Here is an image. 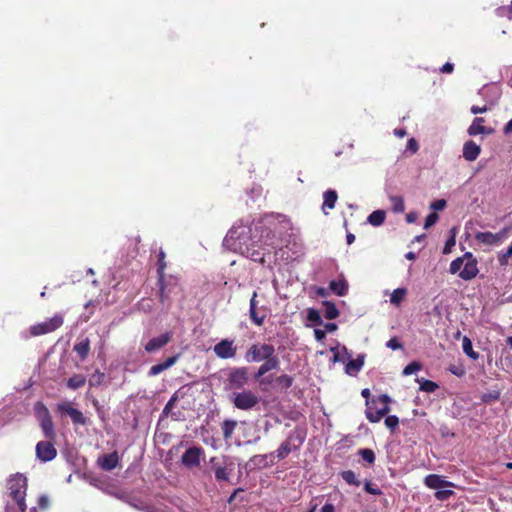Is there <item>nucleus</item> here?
Wrapping results in <instances>:
<instances>
[{
    "instance_id": "nucleus-1",
    "label": "nucleus",
    "mask_w": 512,
    "mask_h": 512,
    "mask_svg": "<svg viewBox=\"0 0 512 512\" xmlns=\"http://www.w3.org/2000/svg\"><path fill=\"white\" fill-rule=\"evenodd\" d=\"M292 223L284 215H269L266 216L256 227L259 233V245L252 244L251 247H246L247 257L254 262L265 263V257L274 254L276 257L281 253V258H284L285 251L283 248H288L292 242Z\"/></svg>"
},
{
    "instance_id": "nucleus-2",
    "label": "nucleus",
    "mask_w": 512,
    "mask_h": 512,
    "mask_svg": "<svg viewBox=\"0 0 512 512\" xmlns=\"http://www.w3.org/2000/svg\"><path fill=\"white\" fill-rule=\"evenodd\" d=\"M391 398L387 394H382L376 398L366 401V418L371 423L379 422L384 416L390 412L389 403Z\"/></svg>"
},
{
    "instance_id": "nucleus-3",
    "label": "nucleus",
    "mask_w": 512,
    "mask_h": 512,
    "mask_svg": "<svg viewBox=\"0 0 512 512\" xmlns=\"http://www.w3.org/2000/svg\"><path fill=\"white\" fill-rule=\"evenodd\" d=\"M6 488L10 500H25L28 480L21 473L12 474L6 481Z\"/></svg>"
},
{
    "instance_id": "nucleus-4",
    "label": "nucleus",
    "mask_w": 512,
    "mask_h": 512,
    "mask_svg": "<svg viewBox=\"0 0 512 512\" xmlns=\"http://www.w3.org/2000/svg\"><path fill=\"white\" fill-rule=\"evenodd\" d=\"M260 402L259 396L251 390L243 389L233 393L232 403L235 408L243 411L252 410Z\"/></svg>"
},
{
    "instance_id": "nucleus-5",
    "label": "nucleus",
    "mask_w": 512,
    "mask_h": 512,
    "mask_svg": "<svg viewBox=\"0 0 512 512\" xmlns=\"http://www.w3.org/2000/svg\"><path fill=\"white\" fill-rule=\"evenodd\" d=\"M36 409L39 417L40 427L44 437L48 440H55L56 432L54 428V423L47 407L43 403L38 402L36 404Z\"/></svg>"
},
{
    "instance_id": "nucleus-6",
    "label": "nucleus",
    "mask_w": 512,
    "mask_h": 512,
    "mask_svg": "<svg viewBox=\"0 0 512 512\" xmlns=\"http://www.w3.org/2000/svg\"><path fill=\"white\" fill-rule=\"evenodd\" d=\"M275 347L267 343L252 344L245 353L247 362H262L264 359L272 356L275 352Z\"/></svg>"
},
{
    "instance_id": "nucleus-7",
    "label": "nucleus",
    "mask_w": 512,
    "mask_h": 512,
    "mask_svg": "<svg viewBox=\"0 0 512 512\" xmlns=\"http://www.w3.org/2000/svg\"><path fill=\"white\" fill-rule=\"evenodd\" d=\"M249 375L246 367L231 368L226 379V388L229 390L243 389L248 383Z\"/></svg>"
},
{
    "instance_id": "nucleus-8",
    "label": "nucleus",
    "mask_w": 512,
    "mask_h": 512,
    "mask_svg": "<svg viewBox=\"0 0 512 512\" xmlns=\"http://www.w3.org/2000/svg\"><path fill=\"white\" fill-rule=\"evenodd\" d=\"M62 325L63 317L61 315H55L44 322L37 323L31 326L29 331L31 336H40L47 333H51L60 328Z\"/></svg>"
},
{
    "instance_id": "nucleus-9",
    "label": "nucleus",
    "mask_w": 512,
    "mask_h": 512,
    "mask_svg": "<svg viewBox=\"0 0 512 512\" xmlns=\"http://www.w3.org/2000/svg\"><path fill=\"white\" fill-rule=\"evenodd\" d=\"M279 366H280V360H279L278 356L276 355V353L274 352L272 354V356H269L268 358L263 360V363L259 366L254 377L256 380L259 381L260 385L270 384L271 380L268 377L263 378V376L271 370L278 369Z\"/></svg>"
},
{
    "instance_id": "nucleus-10",
    "label": "nucleus",
    "mask_w": 512,
    "mask_h": 512,
    "mask_svg": "<svg viewBox=\"0 0 512 512\" xmlns=\"http://www.w3.org/2000/svg\"><path fill=\"white\" fill-rule=\"evenodd\" d=\"M510 231L509 227H504L497 233L492 232H477L475 239L484 245L493 246L501 244L508 236Z\"/></svg>"
},
{
    "instance_id": "nucleus-11",
    "label": "nucleus",
    "mask_w": 512,
    "mask_h": 512,
    "mask_svg": "<svg viewBox=\"0 0 512 512\" xmlns=\"http://www.w3.org/2000/svg\"><path fill=\"white\" fill-rule=\"evenodd\" d=\"M54 440L39 441L36 444L35 452L41 462H49L56 458L57 450L53 444Z\"/></svg>"
},
{
    "instance_id": "nucleus-12",
    "label": "nucleus",
    "mask_w": 512,
    "mask_h": 512,
    "mask_svg": "<svg viewBox=\"0 0 512 512\" xmlns=\"http://www.w3.org/2000/svg\"><path fill=\"white\" fill-rule=\"evenodd\" d=\"M464 258L463 269L459 272V277L465 281H469L475 278L479 272L478 262L471 252H466Z\"/></svg>"
},
{
    "instance_id": "nucleus-13",
    "label": "nucleus",
    "mask_w": 512,
    "mask_h": 512,
    "mask_svg": "<svg viewBox=\"0 0 512 512\" xmlns=\"http://www.w3.org/2000/svg\"><path fill=\"white\" fill-rule=\"evenodd\" d=\"M213 352L220 359H232L237 354V346L233 340L222 339L213 347Z\"/></svg>"
},
{
    "instance_id": "nucleus-14",
    "label": "nucleus",
    "mask_w": 512,
    "mask_h": 512,
    "mask_svg": "<svg viewBox=\"0 0 512 512\" xmlns=\"http://www.w3.org/2000/svg\"><path fill=\"white\" fill-rule=\"evenodd\" d=\"M256 297L257 292L254 291L250 299L249 316L255 325L262 326L267 317V308L264 306L258 307V301L256 300Z\"/></svg>"
},
{
    "instance_id": "nucleus-15",
    "label": "nucleus",
    "mask_w": 512,
    "mask_h": 512,
    "mask_svg": "<svg viewBox=\"0 0 512 512\" xmlns=\"http://www.w3.org/2000/svg\"><path fill=\"white\" fill-rule=\"evenodd\" d=\"M57 411L62 414H67L74 424L85 425L87 422V419L84 416V414L80 410L72 407L71 403L69 402H63L58 404Z\"/></svg>"
},
{
    "instance_id": "nucleus-16",
    "label": "nucleus",
    "mask_w": 512,
    "mask_h": 512,
    "mask_svg": "<svg viewBox=\"0 0 512 512\" xmlns=\"http://www.w3.org/2000/svg\"><path fill=\"white\" fill-rule=\"evenodd\" d=\"M204 454L202 447L193 446L188 448L182 455V463L187 467H197L200 465L201 456Z\"/></svg>"
},
{
    "instance_id": "nucleus-17",
    "label": "nucleus",
    "mask_w": 512,
    "mask_h": 512,
    "mask_svg": "<svg viewBox=\"0 0 512 512\" xmlns=\"http://www.w3.org/2000/svg\"><path fill=\"white\" fill-rule=\"evenodd\" d=\"M120 457L117 451L100 455L97 460V466L103 471H111L119 465Z\"/></svg>"
},
{
    "instance_id": "nucleus-18",
    "label": "nucleus",
    "mask_w": 512,
    "mask_h": 512,
    "mask_svg": "<svg viewBox=\"0 0 512 512\" xmlns=\"http://www.w3.org/2000/svg\"><path fill=\"white\" fill-rule=\"evenodd\" d=\"M304 324L307 327H314V336L317 341H320V310L315 308H307L305 310Z\"/></svg>"
},
{
    "instance_id": "nucleus-19",
    "label": "nucleus",
    "mask_w": 512,
    "mask_h": 512,
    "mask_svg": "<svg viewBox=\"0 0 512 512\" xmlns=\"http://www.w3.org/2000/svg\"><path fill=\"white\" fill-rule=\"evenodd\" d=\"M172 332H165L160 336L150 339L144 346L147 353H153L166 346L172 339Z\"/></svg>"
},
{
    "instance_id": "nucleus-20",
    "label": "nucleus",
    "mask_w": 512,
    "mask_h": 512,
    "mask_svg": "<svg viewBox=\"0 0 512 512\" xmlns=\"http://www.w3.org/2000/svg\"><path fill=\"white\" fill-rule=\"evenodd\" d=\"M328 289L332 294L343 297L348 293L349 284L345 277L341 274L337 279L330 281Z\"/></svg>"
},
{
    "instance_id": "nucleus-21",
    "label": "nucleus",
    "mask_w": 512,
    "mask_h": 512,
    "mask_svg": "<svg viewBox=\"0 0 512 512\" xmlns=\"http://www.w3.org/2000/svg\"><path fill=\"white\" fill-rule=\"evenodd\" d=\"M158 284H159V301L161 304L169 307L171 305L170 295L176 289V286L175 285L174 286L166 285L164 282V278H162V281L160 280V278H158Z\"/></svg>"
},
{
    "instance_id": "nucleus-22",
    "label": "nucleus",
    "mask_w": 512,
    "mask_h": 512,
    "mask_svg": "<svg viewBox=\"0 0 512 512\" xmlns=\"http://www.w3.org/2000/svg\"><path fill=\"white\" fill-rule=\"evenodd\" d=\"M481 153V148L473 140H468L463 145V157L467 161H475Z\"/></svg>"
},
{
    "instance_id": "nucleus-23",
    "label": "nucleus",
    "mask_w": 512,
    "mask_h": 512,
    "mask_svg": "<svg viewBox=\"0 0 512 512\" xmlns=\"http://www.w3.org/2000/svg\"><path fill=\"white\" fill-rule=\"evenodd\" d=\"M424 483L428 488L436 489V490H438L442 487L454 486L453 483L442 479V477L437 474L427 475L424 479Z\"/></svg>"
},
{
    "instance_id": "nucleus-24",
    "label": "nucleus",
    "mask_w": 512,
    "mask_h": 512,
    "mask_svg": "<svg viewBox=\"0 0 512 512\" xmlns=\"http://www.w3.org/2000/svg\"><path fill=\"white\" fill-rule=\"evenodd\" d=\"M179 356H180L179 354H176L174 356H171V357L167 358L162 363H158V364L153 365L149 369L148 375L153 377V376H156V375L162 373L166 369L172 367L177 362V360L179 359Z\"/></svg>"
},
{
    "instance_id": "nucleus-25",
    "label": "nucleus",
    "mask_w": 512,
    "mask_h": 512,
    "mask_svg": "<svg viewBox=\"0 0 512 512\" xmlns=\"http://www.w3.org/2000/svg\"><path fill=\"white\" fill-rule=\"evenodd\" d=\"M485 119L482 117H476L470 127L468 128V134L470 136H476L478 134H490L491 129H487L483 124Z\"/></svg>"
},
{
    "instance_id": "nucleus-26",
    "label": "nucleus",
    "mask_w": 512,
    "mask_h": 512,
    "mask_svg": "<svg viewBox=\"0 0 512 512\" xmlns=\"http://www.w3.org/2000/svg\"><path fill=\"white\" fill-rule=\"evenodd\" d=\"M73 350L77 353L81 361H84L90 352V340L89 338H84L80 342L76 343L73 347Z\"/></svg>"
},
{
    "instance_id": "nucleus-27",
    "label": "nucleus",
    "mask_w": 512,
    "mask_h": 512,
    "mask_svg": "<svg viewBox=\"0 0 512 512\" xmlns=\"http://www.w3.org/2000/svg\"><path fill=\"white\" fill-rule=\"evenodd\" d=\"M322 315L328 320H333L339 316V310L335 303L331 301H322Z\"/></svg>"
},
{
    "instance_id": "nucleus-28",
    "label": "nucleus",
    "mask_w": 512,
    "mask_h": 512,
    "mask_svg": "<svg viewBox=\"0 0 512 512\" xmlns=\"http://www.w3.org/2000/svg\"><path fill=\"white\" fill-rule=\"evenodd\" d=\"M364 365L363 357L349 360L345 366V372L349 375H356Z\"/></svg>"
},
{
    "instance_id": "nucleus-29",
    "label": "nucleus",
    "mask_w": 512,
    "mask_h": 512,
    "mask_svg": "<svg viewBox=\"0 0 512 512\" xmlns=\"http://www.w3.org/2000/svg\"><path fill=\"white\" fill-rule=\"evenodd\" d=\"M26 510V500H9L5 507V512H26Z\"/></svg>"
},
{
    "instance_id": "nucleus-30",
    "label": "nucleus",
    "mask_w": 512,
    "mask_h": 512,
    "mask_svg": "<svg viewBox=\"0 0 512 512\" xmlns=\"http://www.w3.org/2000/svg\"><path fill=\"white\" fill-rule=\"evenodd\" d=\"M237 424L238 423L236 420L226 419L223 421L221 428H222L223 438L225 440H229L232 437V435L237 427Z\"/></svg>"
},
{
    "instance_id": "nucleus-31",
    "label": "nucleus",
    "mask_w": 512,
    "mask_h": 512,
    "mask_svg": "<svg viewBox=\"0 0 512 512\" xmlns=\"http://www.w3.org/2000/svg\"><path fill=\"white\" fill-rule=\"evenodd\" d=\"M86 383V377L83 374H74L67 381L68 388L72 390L83 387Z\"/></svg>"
},
{
    "instance_id": "nucleus-32",
    "label": "nucleus",
    "mask_w": 512,
    "mask_h": 512,
    "mask_svg": "<svg viewBox=\"0 0 512 512\" xmlns=\"http://www.w3.org/2000/svg\"><path fill=\"white\" fill-rule=\"evenodd\" d=\"M386 214L383 210H375L368 216V222L373 226H380L384 223Z\"/></svg>"
},
{
    "instance_id": "nucleus-33",
    "label": "nucleus",
    "mask_w": 512,
    "mask_h": 512,
    "mask_svg": "<svg viewBox=\"0 0 512 512\" xmlns=\"http://www.w3.org/2000/svg\"><path fill=\"white\" fill-rule=\"evenodd\" d=\"M291 451H292L291 439L288 438L276 450V452H275L276 457L278 458V460H282V459L286 458L290 454Z\"/></svg>"
},
{
    "instance_id": "nucleus-34",
    "label": "nucleus",
    "mask_w": 512,
    "mask_h": 512,
    "mask_svg": "<svg viewBox=\"0 0 512 512\" xmlns=\"http://www.w3.org/2000/svg\"><path fill=\"white\" fill-rule=\"evenodd\" d=\"M323 196L324 202L322 203V208L327 207L333 209L338 198L337 192L335 190H327Z\"/></svg>"
},
{
    "instance_id": "nucleus-35",
    "label": "nucleus",
    "mask_w": 512,
    "mask_h": 512,
    "mask_svg": "<svg viewBox=\"0 0 512 512\" xmlns=\"http://www.w3.org/2000/svg\"><path fill=\"white\" fill-rule=\"evenodd\" d=\"M275 384L280 390H287L293 384V378L287 374L275 378Z\"/></svg>"
},
{
    "instance_id": "nucleus-36",
    "label": "nucleus",
    "mask_w": 512,
    "mask_h": 512,
    "mask_svg": "<svg viewBox=\"0 0 512 512\" xmlns=\"http://www.w3.org/2000/svg\"><path fill=\"white\" fill-rule=\"evenodd\" d=\"M50 506V500L47 495L42 494L38 497L37 506L31 507L29 512L46 511Z\"/></svg>"
},
{
    "instance_id": "nucleus-37",
    "label": "nucleus",
    "mask_w": 512,
    "mask_h": 512,
    "mask_svg": "<svg viewBox=\"0 0 512 512\" xmlns=\"http://www.w3.org/2000/svg\"><path fill=\"white\" fill-rule=\"evenodd\" d=\"M392 204V210L395 213H402L405 210V204L402 196L393 195L389 197Z\"/></svg>"
},
{
    "instance_id": "nucleus-38",
    "label": "nucleus",
    "mask_w": 512,
    "mask_h": 512,
    "mask_svg": "<svg viewBox=\"0 0 512 512\" xmlns=\"http://www.w3.org/2000/svg\"><path fill=\"white\" fill-rule=\"evenodd\" d=\"M342 479L349 485L359 486L361 484L360 480L357 478L356 474L352 470H346L341 472Z\"/></svg>"
},
{
    "instance_id": "nucleus-39",
    "label": "nucleus",
    "mask_w": 512,
    "mask_h": 512,
    "mask_svg": "<svg viewBox=\"0 0 512 512\" xmlns=\"http://www.w3.org/2000/svg\"><path fill=\"white\" fill-rule=\"evenodd\" d=\"M462 347H463V351L464 353L469 356L471 359L473 360H476L478 359L479 357V354L476 353L474 350H473V347H472V342L471 340L465 336L463 338V343H462Z\"/></svg>"
},
{
    "instance_id": "nucleus-40",
    "label": "nucleus",
    "mask_w": 512,
    "mask_h": 512,
    "mask_svg": "<svg viewBox=\"0 0 512 512\" xmlns=\"http://www.w3.org/2000/svg\"><path fill=\"white\" fill-rule=\"evenodd\" d=\"M406 293L407 290L405 288L395 289L391 294L390 302L394 305H399L403 301Z\"/></svg>"
},
{
    "instance_id": "nucleus-41",
    "label": "nucleus",
    "mask_w": 512,
    "mask_h": 512,
    "mask_svg": "<svg viewBox=\"0 0 512 512\" xmlns=\"http://www.w3.org/2000/svg\"><path fill=\"white\" fill-rule=\"evenodd\" d=\"M358 454L362 457V459L368 464L372 465L375 462V453L372 449L363 448L358 451Z\"/></svg>"
},
{
    "instance_id": "nucleus-42",
    "label": "nucleus",
    "mask_w": 512,
    "mask_h": 512,
    "mask_svg": "<svg viewBox=\"0 0 512 512\" xmlns=\"http://www.w3.org/2000/svg\"><path fill=\"white\" fill-rule=\"evenodd\" d=\"M500 391L499 390H493L489 391L487 393L482 394L481 401L486 404H492L493 402L497 401L500 398Z\"/></svg>"
},
{
    "instance_id": "nucleus-43",
    "label": "nucleus",
    "mask_w": 512,
    "mask_h": 512,
    "mask_svg": "<svg viewBox=\"0 0 512 512\" xmlns=\"http://www.w3.org/2000/svg\"><path fill=\"white\" fill-rule=\"evenodd\" d=\"M464 261H465L464 255L454 259L451 262L450 267H449L450 273L451 274H456V273L459 274V272L462 270V267L464 265Z\"/></svg>"
},
{
    "instance_id": "nucleus-44",
    "label": "nucleus",
    "mask_w": 512,
    "mask_h": 512,
    "mask_svg": "<svg viewBox=\"0 0 512 512\" xmlns=\"http://www.w3.org/2000/svg\"><path fill=\"white\" fill-rule=\"evenodd\" d=\"M166 268V262H165V252L163 250H160L158 255V278L162 281V278H164V270Z\"/></svg>"
},
{
    "instance_id": "nucleus-45",
    "label": "nucleus",
    "mask_w": 512,
    "mask_h": 512,
    "mask_svg": "<svg viewBox=\"0 0 512 512\" xmlns=\"http://www.w3.org/2000/svg\"><path fill=\"white\" fill-rule=\"evenodd\" d=\"M422 369V364L418 361H413L409 363L404 369H403V375L409 376L413 373H416L417 371H420Z\"/></svg>"
},
{
    "instance_id": "nucleus-46",
    "label": "nucleus",
    "mask_w": 512,
    "mask_h": 512,
    "mask_svg": "<svg viewBox=\"0 0 512 512\" xmlns=\"http://www.w3.org/2000/svg\"><path fill=\"white\" fill-rule=\"evenodd\" d=\"M448 371L457 377H463L466 374V369L462 363L450 364Z\"/></svg>"
},
{
    "instance_id": "nucleus-47",
    "label": "nucleus",
    "mask_w": 512,
    "mask_h": 512,
    "mask_svg": "<svg viewBox=\"0 0 512 512\" xmlns=\"http://www.w3.org/2000/svg\"><path fill=\"white\" fill-rule=\"evenodd\" d=\"M439 388L438 384L431 380H423L420 383V390L428 393H433Z\"/></svg>"
},
{
    "instance_id": "nucleus-48",
    "label": "nucleus",
    "mask_w": 512,
    "mask_h": 512,
    "mask_svg": "<svg viewBox=\"0 0 512 512\" xmlns=\"http://www.w3.org/2000/svg\"><path fill=\"white\" fill-rule=\"evenodd\" d=\"M215 478L217 481H228L229 480V473L226 469V467L223 466H217L214 470Z\"/></svg>"
},
{
    "instance_id": "nucleus-49",
    "label": "nucleus",
    "mask_w": 512,
    "mask_h": 512,
    "mask_svg": "<svg viewBox=\"0 0 512 512\" xmlns=\"http://www.w3.org/2000/svg\"><path fill=\"white\" fill-rule=\"evenodd\" d=\"M386 427L393 432L399 425V418L395 415L387 416L385 419Z\"/></svg>"
},
{
    "instance_id": "nucleus-50",
    "label": "nucleus",
    "mask_w": 512,
    "mask_h": 512,
    "mask_svg": "<svg viewBox=\"0 0 512 512\" xmlns=\"http://www.w3.org/2000/svg\"><path fill=\"white\" fill-rule=\"evenodd\" d=\"M104 377H105L104 373H101L100 371H96L89 379V385L90 386L100 385L103 382Z\"/></svg>"
},
{
    "instance_id": "nucleus-51",
    "label": "nucleus",
    "mask_w": 512,
    "mask_h": 512,
    "mask_svg": "<svg viewBox=\"0 0 512 512\" xmlns=\"http://www.w3.org/2000/svg\"><path fill=\"white\" fill-rule=\"evenodd\" d=\"M454 494V491L452 490H440L438 489L435 492V498L439 501H445L448 500L452 495Z\"/></svg>"
},
{
    "instance_id": "nucleus-52",
    "label": "nucleus",
    "mask_w": 512,
    "mask_h": 512,
    "mask_svg": "<svg viewBox=\"0 0 512 512\" xmlns=\"http://www.w3.org/2000/svg\"><path fill=\"white\" fill-rule=\"evenodd\" d=\"M438 219H439L438 214L436 212H431L425 218L424 228L425 229L430 228L431 226H433L438 221Z\"/></svg>"
},
{
    "instance_id": "nucleus-53",
    "label": "nucleus",
    "mask_w": 512,
    "mask_h": 512,
    "mask_svg": "<svg viewBox=\"0 0 512 512\" xmlns=\"http://www.w3.org/2000/svg\"><path fill=\"white\" fill-rule=\"evenodd\" d=\"M178 400V396L177 394L175 393L174 395H172V397L169 399V401L166 403L163 411H162V414L167 416L173 409L176 401Z\"/></svg>"
},
{
    "instance_id": "nucleus-54",
    "label": "nucleus",
    "mask_w": 512,
    "mask_h": 512,
    "mask_svg": "<svg viewBox=\"0 0 512 512\" xmlns=\"http://www.w3.org/2000/svg\"><path fill=\"white\" fill-rule=\"evenodd\" d=\"M364 490H365L367 493L371 494V495H381V494H382V491H381L378 487L374 486V485H373L370 481H368V480H367V481H365V483H364Z\"/></svg>"
},
{
    "instance_id": "nucleus-55",
    "label": "nucleus",
    "mask_w": 512,
    "mask_h": 512,
    "mask_svg": "<svg viewBox=\"0 0 512 512\" xmlns=\"http://www.w3.org/2000/svg\"><path fill=\"white\" fill-rule=\"evenodd\" d=\"M386 346L392 350L402 349L403 345L399 342L396 337L391 338L387 341Z\"/></svg>"
},
{
    "instance_id": "nucleus-56",
    "label": "nucleus",
    "mask_w": 512,
    "mask_h": 512,
    "mask_svg": "<svg viewBox=\"0 0 512 512\" xmlns=\"http://www.w3.org/2000/svg\"><path fill=\"white\" fill-rule=\"evenodd\" d=\"M445 207H446V200H444V199H439V200L433 201L430 204V208L435 210V211H441Z\"/></svg>"
},
{
    "instance_id": "nucleus-57",
    "label": "nucleus",
    "mask_w": 512,
    "mask_h": 512,
    "mask_svg": "<svg viewBox=\"0 0 512 512\" xmlns=\"http://www.w3.org/2000/svg\"><path fill=\"white\" fill-rule=\"evenodd\" d=\"M322 326L324 328V330H322V339L325 338L326 332H334L338 328L337 324H335V323H325V324L322 323Z\"/></svg>"
},
{
    "instance_id": "nucleus-58",
    "label": "nucleus",
    "mask_w": 512,
    "mask_h": 512,
    "mask_svg": "<svg viewBox=\"0 0 512 512\" xmlns=\"http://www.w3.org/2000/svg\"><path fill=\"white\" fill-rule=\"evenodd\" d=\"M407 148L412 151L413 153L417 152L418 150V143L414 138L409 139Z\"/></svg>"
},
{
    "instance_id": "nucleus-59",
    "label": "nucleus",
    "mask_w": 512,
    "mask_h": 512,
    "mask_svg": "<svg viewBox=\"0 0 512 512\" xmlns=\"http://www.w3.org/2000/svg\"><path fill=\"white\" fill-rule=\"evenodd\" d=\"M487 111V107L486 106H483V107H479V106H472L471 107V113L472 114H480V113H484Z\"/></svg>"
},
{
    "instance_id": "nucleus-60",
    "label": "nucleus",
    "mask_w": 512,
    "mask_h": 512,
    "mask_svg": "<svg viewBox=\"0 0 512 512\" xmlns=\"http://www.w3.org/2000/svg\"><path fill=\"white\" fill-rule=\"evenodd\" d=\"M453 70H454V65L449 62L445 63L441 68V71L443 73H451Z\"/></svg>"
},
{
    "instance_id": "nucleus-61",
    "label": "nucleus",
    "mask_w": 512,
    "mask_h": 512,
    "mask_svg": "<svg viewBox=\"0 0 512 512\" xmlns=\"http://www.w3.org/2000/svg\"><path fill=\"white\" fill-rule=\"evenodd\" d=\"M454 245H455V239H454V238H450V239L446 242L443 252H444V253H448V252H450V248H451L452 246H454Z\"/></svg>"
},
{
    "instance_id": "nucleus-62",
    "label": "nucleus",
    "mask_w": 512,
    "mask_h": 512,
    "mask_svg": "<svg viewBox=\"0 0 512 512\" xmlns=\"http://www.w3.org/2000/svg\"><path fill=\"white\" fill-rule=\"evenodd\" d=\"M503 132L506 135H509L512 133V118L505 124L503 128Z\"/></svg>"
},
{
    "instance_id": "nucleus-63",
    "label": "nucleus",
    "mask_w": 512,
    "mask_h": 512,
    "mask_svg": "<svg viewBox=\"0 0 512 512\" xmlns=\"http://www.w3.org/2000/svg\"><path fill=\"white\" fill-rule=\"evenodd\" d=\"M417 220V214L415 212H410L406 215V221L408 223H414Z\"/></svg>"
},
{
    "instance_id": "nucleus-64",
    "label": "nucleus",
    "mask_w": 512,
    "mask_h": 512,
    "mask_svg": "<svg viewBox=\"0 0 512 512\" xmlns=\"http://www.w3.org/2000/svg\"><path fill=\"white\" fill-rule=\"evenodd\" d=\"M322 512H334V506L332 504L326 503L322 506Z\"/></svg>"
}]
</instances>
